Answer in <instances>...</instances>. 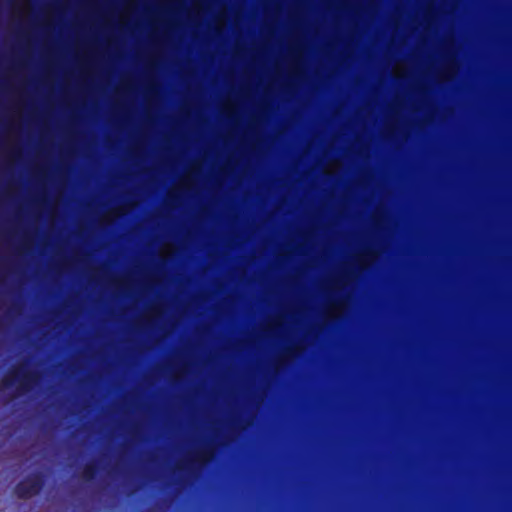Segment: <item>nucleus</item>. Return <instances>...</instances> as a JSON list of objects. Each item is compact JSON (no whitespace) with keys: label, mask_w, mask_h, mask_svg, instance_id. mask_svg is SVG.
Listing matches in <instances>:
<instances>
[{"label":"nucleus","mask_w":512,"mask_h":512,"mask_svg":"<svg viewBox=\"0 0 512 512\" xmlns=\"http://www.w3.org/2000/svg\"><path fill=\"white\" fill-rule=\"evenodd\" d=\"M46 481V476L43 472H33L15 486V494L20 499H29L38 495Z\"/></svg>","instance_id":"nucleus-1"},{"label":"nucleus","mask_w":512,"mask_h":512,"mask_svg":"<svg viewBox=\"0 0 512 512\" xmlns=\"http://www.w3.org/2000/svg\"><path fill=\"white\" fill-rule=\"evenodd\" d=\"M13 371L5 376L3 382L6 387H12L15 385V382H19L21 388L26 389L29 384L34 380V374L21 370Z\"/></svg>","instance_id":"nucleus-2"},{"label":"nucleus","mask_w":512,"mask_h":512,"mask_svg":"<svg viewBox=\"0 0 512 512\" xmlns=\"http://www.w3.org/2000/svg\"><path fill=\"white\" fill-rule=\"evenodd\" d=\"M98 473V467L95 462H90L85 465L83 476L86 480H93Z\"/></svg>","instance_id":"nucleus-3"}]
</instances>
